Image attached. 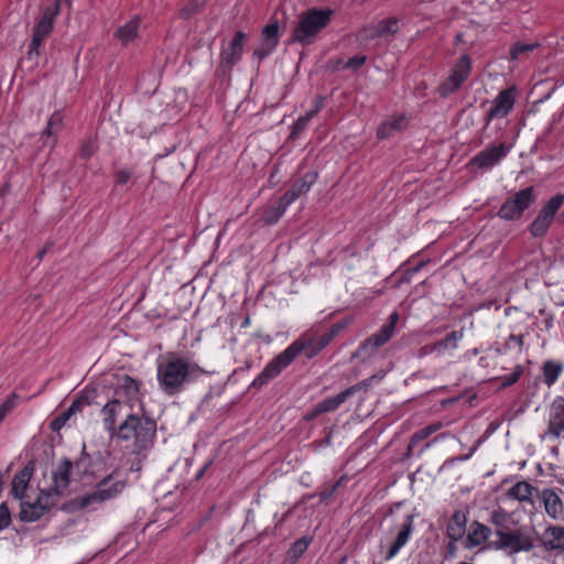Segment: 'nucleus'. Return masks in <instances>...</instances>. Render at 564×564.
Returning a JSON list of instances; mask_svg holds the SVG:
<instances>
[{
  "label": "nucleus",
  "mask_w": 564,
  "mask_h": 564,
  "mask_svg": "<svg viewBox=\"0 0 564 564\" xmlns=\"http://www.w3.org/2000/svg\"><path fill=\"white\" fill-rule=\"evenodd\" d=\"M513 341L518 347L523 345V336L522 335H510L508 338V343Z\"/></svg>",
  "instance_id": "obj_57"
},
{
  "label": "nucleus",
  "mask_w": 564,
  "mask_h": 564,
  "mask_svg": "<svg viewBox=\"0 0 564 564\" xmlns=\"http://www.w3.org/2000/svg\"><path fill=\"white\" fill-rule=\"evenodd\" d=\"M51 248V245L47 243L41 251H39L37 253V258L41 260L45 253L47 252V250Z\"/></svg>",
  "instance_id": "obj_58"
},
{
  "label": "nucleus",
  "mask_w": 564,
  "mask_h": 564,
  "mask_svg": "<svg viewBox=\"0 0 564 564\" xmlns=\"http://www.w3.org/2000/svg\"><path fill=\"white\" fill-rule=\"evenodd\" d=\"M470 68L471 62L469 57L467 55H463L453 67L448 78L440 85V94L443 97H446L458 89L468 77Z\"/></svg>",
  "instance_id": "obj_11"
},
{
  "label": "nucleus",
  "mask_w": 564,
  "mask_h": 564,
  "mask_svg": "<svg viewBox=\"0 0 564 564\" xmlns=\"http://www.w3.org/2000/svg\"><path fill=\"white\" fill-rule=\"evenodd\" d=\"M311 542V536H302L301 539L296 540L288 551V558L292 562L297 561L307 550Z\"/></svg>",
  "instance_id": "obj_38"
},
{
  "label": "nucleus",
  "mask_w": 564,
  "mask_h": 564,
  "mask_svg": "<svg viewBox=\"0 0 564 564\" xmlns=\"http://www.w3.org/2000/svg\"><path fill=\"white\" fill-rule=\"evenodd\" d=\"M516 102V88L509 87L501 90L497 97L491 101V107L486 116V124L494 119H501L507 117L513 109Z\"/></svg>",
  "instance_id": "obj_13"
},
{
  "label": "nucleus",
  "mask_w": 564,
  "mask_h": 564,
  "mask_svg": "<svg viewBox=\"0 0 564 564\" xmlns=\"http://www.w3.org/2000/svg\"><path fill=\"white\" fill-rule=\"evenodd\" d=\"M408 124V120L405 116L400 115L390 118L389 120L382 122L378 128L377 135L380 139H387L393 135L395 132L401 131Z\"/></svg>",
  "instance_id": "obj_32"
},
{
  "label": "nucleus",
  "mask_w": 564,
  "mask_h": 564,
  "mask_svg": "<svg viewBox=\"0 0 564 564\" xmlns=\"http://www.w3.org/2000/svg\"><path fill=\"white\" fill-rule=\"evenodd\" d=\"M18 399L17 394H12L1 405H0V422L7 416V414L15 406V400Z\"/></svg>",
  "instance_id": "obj_44"
},
{
  "label": "nucleus",
  "mask_w": 564,
  "mask_h": 564,
  "mask_svg": "<svg viewBox=\"0 0 564 564\" xmlns=\"http://www.w3.org/2000/svg\"><path fill=\"white\" fill-rule=\"evenodd\" d=\"M316 173L308 172L282 196L290 205L301 195L307 193L316 181Z\"/></svg>",
  "instance_id": "obj_28"
},
{
  "label": "nucleus",
  "mask_w": 564,
  "mask_h": 564,
  "mask_svg": "<svg viewBox=\"0 0 564 564\" xmlns=\"http://www.w3.org/2000/svg\"><path fill=\"white\" fill-rule=\"evenodd\" d=\"M467 517L464 511L456 510L446 527V535L452 542L459 541L466 533Z\"/></svg>",
  "instance_id": "obj_27"
},
{
  "label": "nucleus",
  "mask_w": 564,
  "mask_h": 564,
  "mask_svg": "<svg viewBox=\"0 0 564 564\" xmlns=\"http://www.w3.org/2000/svg\"><path fill=\"white\" fill-rule=\"evenodd\" d=\"M560 219L562 223H564V212L561 214Z\"/></svg>",
  "instance_id": "obj_64"
},
{
  "label": "nucleus",
  "mask_w": 564,
  "mask_h": 564,
  "mask_svg": "<svg viewBox=\"0 0 564 564\" xmlns=\"http://www.w3.org/2000/svg\"><path fill=\"white\" fill-rule=\"evenodd\" d=\"M117 394H124L129 399H134L139 394V383L131 377L124 376L117 387Z\"/></svg>",
  "instance_id": "obj_37"
},
{
  "label": "nucleus",
  "mask_w": 564,
  "mask_h": 564,
  "mask_svg": "<svg viewBox=\"0 0 564 564\" xmlns=\"http://www.w3.org/2000/svg\"><path fill=\"white\" fill-rule=\"evenodd\" d=\"M510 513L499 508L490 514V522L495 527L494 539L486 545L487 549L502 551L508 555L521 552H531L535 547V539L527 527L511 529L509 527Z\"/></svg>",
  "instance_id": "obj_1"
},
{
  "label": "nucleus",
  "mask_w": 564,
  "mask_h": 564,
  "mask_svg": "<svg viewBox=\"0 0 564 564\" xmlns=\"http://www.w3.org/2000/svg\"><path fill=\"white\" fill-rule=\"evenodd\" d=\"M72 469L73 463L70 459L64 458L52 473L53 486L45 490L53 495L57 500L64 495L70 484Z\"/></svg>",
  "instance_id": "obj_15"
},
{
  "label": "nucleus",
  "mask_w": 564,
  "mask_h": 564,
  "mask_svg": "<svg viewBox=\"0 0 564 564\" xmlns=\"http://www.w3.org/2000/svg\"><path fill=\"white\" fill-rule=\"evenodd\" d=\"M420 270V265H414L405 270V272L409 273H416Z\"/></svg>",
  "instance_id": "obj_59"
},
{
  "label": "nucleus",
  "mask_w": 564,
  "mask_h": 564,
  "mask_svg": "<svg viewBox=\"0 0 564 564\" xmlns=\"http://www.w3.org/2000/svg\"><path fill=\"white\" fill-rule=\"evenodd\" d=\"M390 340V337L384 334L382 330L372 334L370 337L365 339L358 347V349L352 354V358H358L361 360H366L373 356L376 351L387 344Z\"/></svg>",
  "instance_id": "obj_22"
},
{
  "label": "nucleus",
  "mask_w": 564,
  "mask_h": 564,
  "mask_svg": "<svg viewBox=\"0 0 564 564\" xmlns=\"http://www.w3.org/2000/svg\"><path fill=\"white\" fill-rule=\"evenodd\" d=\"M84 404L82 403V401L78 400V398L76 400L73 401V403L70 404V406L67 409V411L69 412L70 416H73L74 414H76L77 412H82V410L84 409Z\"/></svg>",
  "instance_id": "obj_54"
},
{
  "label": "nucleus",
  "mask_w": 564,
  "mask_h": 564,
  "mask_svg": "<svg viewBox=\"0 0 564 564\" xmlns=\"http://www.w3.org/2000/svg\"><path fill=\"white\" fill-rule=\"evenodd\" d=\"M156 434V423L153 419L137 413L128 414L117 427L112 437L127 443L133 454H140L149 449Z\"/></svg>",
  "instance_id": "obj_3"
},
{
  "label": "nucleus",
  "mask_w": 564,
  "mask_h": 564,
  "mask_svg": "<svg viewBox=\"0 0 564 564\" xmlns=\"http://www.w3.org/2000/svg\"><path fill=\"white\" fill-rule=\"evenodd\" d=\"M390 340V337L384 334L382 330L372 334L370 337L365 339L358 347V349L352 354V358H358L361 360H366L373 356L376 351L387 344Z\"/></svg>",
  "instance_id": "obj_23"
},
{
  "label": "nucleus",
  "mask_w": 564,
  "mask_h": 564,
  "mask_svg": "<svg viewBox=\"0 0 564 564\" xmlns=\"http://www.w3.org/2000/svg\"><path fill=\"white\" fill-rule=\"evenodd\" d=\"M302 351L305 352L308 359L322 351L315 344V336L313 334H305L301 339L295 340L274 357L252 381L251 387L260 389L265 386L270 380L279 376Z\"/></svg>",
  "instance_id": "obj_4"
},
{
  "label": "nucleus",
  "mask_w": 564,
  "mask_h": 564,
  "mask_svg": "<svg viewBox=\"0 0 564 564\" xmlns=\"http://www.w3.org/2000/svg\"><path fill=\"white\" fill-rule=\"evenodd\" d=\"M352 318L351 317H345L344 319L335 323L332 328L327 332L333 339L343 330L345 329L350 323Z\"/></svg>",
  "instance_id": "obj_46"
},
{
  "label": "nucleus",
  "mask_w": 564,
  "mask_h": 564,
  "mask_svg": "<svg viewBox=\"0 0 564 564\" xmlns=\"http://www.w3.org/2000/svg\"><path fill=\"white\" fill-rule=\"evenodd\" d=\"M399 31V20L395 18H389L381 20L376 25L366 26L358 33V40L366 42L376 37H386L393 35Z\"/></svg>",
  "instance_id": "obj_17"
},
{
  "label": "nucleus",
  "mask_w": 564,
  "mask_h": 564,
  "mask_svg": "<svg viewBox=\"0 0 564 564\" xmlns=\"http://www.w3.org/2000/svg\"><path fill=\"white\" fill-rule=\"evenodd\" d=\"M542 440L564 438V403L553 402L547 422V429Z\"/></svg>",
  "instance_id": "obj_19"
},
{
  "label": "nucleus",
  "mask_w": 564,
  "mask_h": 564,
  "mask_svg": "<svg viewBox=\"0 0 564 564\" xmlns=\"http://www.w3.org/2000/svg\"><path fill=\"white\" fill-rule=\"evenodd\" d=\"M70 414L69 412L66 410L64 411L63 413H61L59 415H57L54 420H52L51 422V429L55 432H58L65 424L66 422L70 419Z\"/></svg>",
  "instance_id": "obj_42"
},
{
  "label": "nucleus",
  "mask_w": 564,
  "mask_h": 564,
  "mask_svg": "<svg viewBox=\"0 0 564 564\" xmlns=\"http://www.w3.org/2000/svg\"><path fill=\"white\" fill-rule=\"evenodd\" d=\"M32 470L33 468L28 465L13 477L11 492L15 498L21 499L23 497L30 482Z\"/></svg>",
  "instance_id": "obj_34"
},
{
  "label": "nucleus",
  "mask_w": 564,
  "mask_h": 564,
  "mask_svg": "<svg viewBox=\"0 0 564 564\" xmlns=\"http://www.w3.org/2000/svg\"><path fill=\"white\" fill-rule=\"evenodd\" d=\"M322 105H323V99L318 98L315 101L314 109H312L305 116H302L296 120V122L294 124V129L291 134L292 137H295L297 133H300L302 130L305 129L308 121L319 111V109L322 108Z\"/></svg>",
  "instance_id": "obj_39"
},
{
  "label": "nucleus",
  "mask_w": 564,
  "mask_h": 564,
  "mask_svg": "<svg viewBox=\"0 0 564 564\" xmlns=\"http://www.w3.org/2000/svg\"><path fill=\"white\" fill-rule=\"evenodd\" d=\"M443 426L442 422H435L431 425H427L423 429H420L412 435V445H416L421 441L427 438L431 434L437 432Z\"/></svg>",
  "instance_id": "obj_40"
},
{
  "label": "nucleus",
  "mask_w": 564,
  "mask_h": 564,
  "mask_svg": "<svg viewBox=\"0 0 564 564\" xmlns=\"http://www.w3.org/2000/svg\"><path fill=\"white\" fill-rule=\"evenodd\" d=\"M333 11L311 9L299 17V22L293 30L292 40L303 45L315 41L317 34L328 25Z\"/></svg>",
  "instance_id": "obj_6"
},
{
  "label": "nucleus",
  "mask_w": 564,
  "mask_h": 564,
  "mask_svg": "<svg viewBox=\"0 0 564 564\" xmlns=\"http://www.w3.org/2000/svg\"><path fill=\"white\" fill-rule=\"evenodd\" d=\"M59 13V1H56L52 7H47L40 21L34 28L32 41L29 46V58L36 59L40 56V46L42 42L52 32L56 17Z\"/></svg>",
  "instance_id": "obj_7"
},
{
  "label": "nucleus",
  "mask_w": 564,
  "mask_h": 564,
  "mask_svg": "<svg viewBox=\"0 0 564 564\" xmlns=\"http://www.w3.org/2000/svg\"><path fill=\"white\" fill-rule=\"evenodd\" d=\"M464 337V328L459 330H453L447 334L443 339L429 345L425 349L430 351H435L437 354H445L448 350H454L458 347L459 340Z\"/></svg>",
  "instance_id": "obj_30"
},
{
  "label": "nucleus",
  "mask_w": 564,
  "mask_h": 564,
  "mask_svg": "<svg viewBox=\"0 0 564 564\" xmlns=\"http://www.w3.org/2000/svg\"><path fill=\"white\" fill-rule=\"evenodd\" d=\"M97 397V391L95 389H85L78 397V400L86 406L94 402Z\"/></svg>",
  "instance_id": "obj_48"
},
{
  "label": "nucleus",
  "mask_w": 564,
  "mask_h": 564,
  "mask_svg": "<svg viewBox=\"0 0 564 564\" xmlns=\"http://www.w3.org/2000/svg\"><path fill=\"white\" fill-rule=\"evenodd\" d=\"M534 200L535 194L533 187H525L502 204L498 212V216L506 220L519 219L523 212L529 208Z\"/></svg>",
  "instance_id": "obj_8"
},
{
  "label": "nucleus",
  "mask_w": 564,
  "mask_h": 564,
  "mask_svg": "<svg viewBox=\"0 0 564 564\" xmlns=\"http://www.w3.org/2000/svg\"><path fill=\"white\" fill-rule=\"evenodd\" d=\"M208 467V464H206L197 474L196 478H200L203 476V474L205 473V470L207 469Z\"/></svg>",
  "instance_id": "obj_62"
},
{
  "label": "nucleus",
  "mask_w": 564,
  "mask_h": 564,
  "mask_svg": "<svg viewBox=\"0 0 564 564\" xmlns=\"http://www.w3.org/2000/svg\"><path fill=\"white\" fill-rule=\"evenodd\" d=\"M427 346H424L420 349V354L419 356L422 357V356H425L427 354H430L431 351L429 349H425Z\"/></svg>",
  "instance_id": "obj_60"
},
{
  "label": "nucleus",
  "mask_w": 564,
  "mask_h": 564,
  "mask_svg": "<svg viewBox=\"0 0 564 564\" xmlns=\"http://www.w3.org/2000/svg\"><path fill=\"white\" fill-rule=\"evenodd\" d=\"M47 124L51 126V128H54V130L58 131L63 124V118L59 113L55 112L53 113L48 121H47Z\"/></svg>",
  "instance_id": "obj_50"
},
{
  "label": "nucleus",
  "mask_w": 564,
  "mask_h": 564,
  "mask_svg": "<svg viewBox=\"0 0 564 564\" xmlns=\"http://www.w3.org/2000/svg\"><path fill=\"white\" fill-rule=\"evenodd\" d=\"M399 321V314L397 312H393L390 316H389V321L387 324H384L380 330H382L384 334H387L390 338L392 337L393 333H394V329H395V325Z\"/></svg>",
  "instance_id": "obj_43"
},
{
  "label": "nucleus",
  "mask_w": 564,
  "mask_h": 564,
  "mask_svg": "<svg viewBox=\"0 0 564 564\" xmlns=\"http://www.w3.org/2000/svg\"><path fill=\"white\" fill-rule=\"evenodd\" d=\"M117 475L118 469H115L99 480L93 491L78 496L74 500V503L79 509H96L97 506L117 498L127 486V481L124 479H118Z\"/></svg>",
  "instance_id": "obj_5"
},
{
  "label": "nucleus",
  "mask_w": 564,
  "mask_h": 564,
  "mask_svg": "<svg viewBox=\"0 0 564 564\" xmlns=\"http://www.w3.org/2000/svg\"><path fill=\"white\" fill-rule=\"evenodd\" d=\"M83 155L84 156H89L90 155V152L86 149H83Z\"/></svg>",
  "instance_id": "obj_63"
},
{
  "label": "nucleus",
  "mask_w": 564,
  "mask_h": 564,
  "mask_svg": "<svg viewBox=\"0 0 564 564\" xmlns=\"http://www.w3.org/2000/svg\"><path fill=\"white\" fill-rule=\"evenodd\" d=\"M510 151L505 143L487 147L470 160V164L479 169H491L497 165Z\"/></svg>",
  "instance_id": "obj_14"
},
{
  "label": "nucleus",
  "mask_w": 564,
  "mask_h": 564,
  "mask_svg": "<svg viewBox=\"0 0 564 564\" xmlns=\"http://www.w3.org/2000/svg\"><path fill=\"white\" fill-rule=\"evenodd\" d=\"M139 26L140 19L138 17H134L116 31V37L123 45H128L138 37Z\"/></svg>",
  "instance_id": "obj_33"
},
{
  "label": "nucleus",
  "mask_w": 564,
  "mask_h": 564,
  "mask_svg": "<svg viewBox=\"0 0 564 564\" xmlns=\"http://www.w3.org/2000/svg\"><path fill=\"white\" fill-rule=\"evenodd\" d=\"M122 409L123 404L119 400L115 399L107 402L101 410V413L104 414L105 429L111 436H113L117 431L116 421L117 416L122 412Z\"/></svg>",
  "instance_id": "obj_29"
},
{
  "label": "nucleus",
  "mask_w": 564,
  "mask_h": 564,
  "mask_svg": "<svg viewBox=\"0 0 564 564\" xmlns=\"http://www.w3.org/2000/svg\"><path fill=\"white\" fill-rule=\"evenodd\" d=\"M521 372H522V367L517 366L516 369L511 373H509L508 376H506L502 379L501 387L506 388V387H509V386H512L513 383H516L519 380Z\"/></svg>",
  "instance_id": "obj_47"
},
{
  "label": "nucleus",
  "mask_w": 564,
  "mask_h": 564,
  "mask_svg": "<svg viewBox=\"0 0 564 564\" xmlns=\"http://www.w3.org/2000/svg\"><path fill=\"white\" fill-rule=\"evenodd\" d=\"M534 491H538L534 486L525 480H520L507 490L506 496L519 502H529L532 505V496Z\"/></svg>",
  "instance_id": "obj_31"
},
{
  "label": "nucleus",
  "mask_w": 564,
  "mask_h": 564,
  "mask_svg": "<svg viewBox=\"0 0 564 564\" xmlns=\"http://www.w3.org/2000/svg\"><path fill=\"white\" fill-rule=\"evenodd\" d=\"M130 172L128 171H119L117 172L116 174V181H117V184L119 185H124L129 180H130Z\"/></svg>",
  "instance_id": "obj_53"
},
{
  "label": "nucleus",
  "mask_w": 564,
  "mask_h": 564,
  "mask_svg": "<svg viewBox=\"0 0 564 564\" xmlns=\"http://www.w3.org/2000/svg\"><path fill=\"white\" fill-rule=\"evenodd\" d=\"M541 499L550 518L553 520L562 518L564 511L563 501L553 489H543L541 491Z\"/></svg>",
  "instance_id": "obj_26"
},
{
  "label": "nucleus",
  "mask_w": 564,
  "mask_h": 564,
  "mask_svg": "<svg viewBox=\"0 0 564 564\" xmlns=\"http://www.w3.org/2000/svg\"><path fill=\"white\" fill-rule=\"evenodd\" d=\"M279 42V24L278 22L268 24L262 32V44L259 50L254 52V55L260 59L268 56L276 46Z\"/></svg>",
  "instance_id": "obj_25"
},
{
  "label": "nucleus",
  "mask_w": 564,
  "mask_h": 564,
  "mask_svg": "<svg viewBox=\"0 0 564 564\" xmlns=\"http://www.w3.org/2000/svg\"><path fill=\"white\" fill-rule=\"evenodd\" d=\"M245 39L246 34L242 31H238L235 34V37L231 40L229 45L221 52L223 64L232 66L240 61Z\"/></svg>",
  "instance_id": "obj_24"
},
{
  "label": "nucleus",
  "mask_w": 564,
  "mask_h": 564,
  "mask_svg": "<svg viewBox=\"0 0 564 564\" xmlns=\"http://www.w3.org/2000/svg\"><path fill=\"white\" fill-rule=\"evenodd\" d=\"M289 206L290 204L281 197L278 202H275L263 212L261 216L262 221L265 225L275 224L282 217Z\"/></svg>",
  "instance_id": "obj_35"
},
{
  "label": "nucleus",
  "mask_w": 564,
  "mask_h": 564,
  "mask_svg": "<svg viewBox=\"0 0 564 564\" xmlns=\"http://www.w3.org/2000/svg\"><path fill=\"white\" fill-rule=\"evenodd\" d=\"M332 340L333 337H330L328 333H325L324 335L315 338V344L323 350Z\"/></svg>",
  "instance_id": "obj_52"
},
{
  "label": "nucleus",
  "mask_w": 564,
  "mask_h": 564,
  "mask_svg": "<svg viewBox=\"0 0 564 564\" xmlns=\"http://www.w3.org/2000/svg\"><path fill=\"white\" fill-rule=\"evenodd\" d=\"M58 500L46 490H41L34 502L22 501L20 506V520L23 522H35L47 511L56 506Z\"/></svg>",
  "instance_id": "obj_9"
},
{
  "label": "nucleus",
  "mask_w": 564,
  "mask_h": 564,
  "mask_svg": "<svg viewBox=\"0 0 564 564\" xmlns=\"http://www.w3.org/2000/svg\"><path fill=\"white\" fill-rule=\"evenodd\" d=\"M205 371L195 364L183 359L176 352H169L159 362L158 380L162 390L174 395L181 392L184 386L198 379Z\"/></svg>",
  "instance_id": "obj_2"
},
{
  "label": "nucleus",
  "mask_w": 564,
  "mask_h": 564,
  "mask_svg": "<svg viewBox=\"0 0 564 564\" xmlns=\"http://www.w3.org/2000/svg\"><path fill=\"white\" fill-rule=\"evenodd\" d=\"M564 203V195L557 194L550 198L540 209L538 216L530 226L533 237H542L551 226L553 218Z\"/></svg>",
  "instance_id": "obj_10"
},
{
  "label": "nucleus",
  "mask_w": 564,
  "mask_h": 564,
  "mask_svg": "<svg viewBox=\"0 0 564 564\" xmlns=\"http://www.w3.org/2000/svg\"><path fill=\"white\" fill-rule=\"evenodd\" d=\"M414 531V514H408L404 521L400 524L397 535L392 543L384 551L383 544H380V551L383 553V560L386 562L391 561L398 555L400 550L409 542Z\"/></svg>",
  "instance_id": "obj_12"
},
{
  "label": "nucleus",
  "mask_w": 564,
  "mask_h": 564,
  "mask_svg": "<svg viewBox=\"0 0 564 564\" xmlns=\"http://www.w3.org/2000/svg\"><path fill=\"white\" fill-rule=\"evenodd\" d=\"M370 386V379L362 380L361 382H358L346 390L341 391L340 393L327 398L321 402H318L316 405L317 411H319L321 414L333 412L336 409H338L347 399L359 392L360 390H366Z\"/></svg>",
  "instance_id": "obj_16"
},
{
  "label": "nucleus",
  "mask_w": 564,
  "mask_h": 564,
  "mask_svg": "<svg viewBox=\"0 0 564 564\" xmlns=\"http://www.w3.org/2000/svg\"><path fill=\"white\" fill-rule=\"evenodd\" d=\"M490 536H494V531L489 527L478 521H473L464 540V546L466 549H474L485 543L488 545L492 540Z\"/></svg>",
  "instance_id": "obj_20"
},
{
  "label": "nucleus",
  "mask_w": 564,
  "mask_h": 564,
  "mask_svg": "<svg viewBox=\"0 0 564 564\" xmlns=\"http://www.w3.org/2000/svg\"><path fill=\"white\" fill-rule=\"evenodd\" d=\"M88 456H83L76 462V468L83 470V474H88Z\"/></svg>",
  "instance_id": "obj_55"
},
{
  "label": "nucleus",
  "mask_w": 564,
  "mask_h": 564,
  "mask_svg": "<svg viewBox=\"0 0 564 564\" xmlns=\"http://www.w3.org/2000/svg\"><path fill=\"white\" fill-rule=\"evenodd\" d=\"M390 340V337L384 334L382 330L372 334L370 337L365 339L358 347V349L352 354V358H358L361 360H366L373 356L376 351L387 344Z\"/></svg>",
  "instance_id": "obj_21"
},
{
  "label": "nucleus",
  "mask_w": 564,
  "mask_h": 564,
  "mask_svg": "<svg viewBox=\"0 0 564 564\" xmlns=\"http://www.w3.org/2000/svg\"><path fill=\"white\" fill-rule=\"evenodd\" d=\"M414 446L415 445H412V438H411L410 443L408 445V453H406L408 456H410L412 454Z\"/></svg>",
  "instance_id": "obj_61"
},
{
  "label": "nucleus",
  "mask_w": 564,
  "mask_h": 564,
  "mask_svg": "<svg viewBox=\"0 0 564 564\" xmlns=\"http://www.w3.org/2000/svg\"><path fill=\"white\" fill-rule=\"evenodd\" d=\"M319 415H321L319 411H317L316 405H314L313 409H311L310 411H307L304 414V420L305 421H312V420L316 419Z\"/></svg>",
  "instance_id": "obj_56"
},
{
  "label": "nucleus",
  "mask_w": 564,
  "mask_h": 564,
  "mask_svg": "<svg viewBox=\"0 0 564 564\" xmlns=\"http://www.w3.org/2000/svg\"><path fill=\"white\" fill-rule=\"evenodd\" d=\"M11 523L10 510L6 502L0 505V530L7 529Z\"/></svg>",
  "instance_id": "obj_45"
},
{
  "label": "nucleus",
  "mask_w": 564,
  "mask_h": 564,
  "mask_svg": "<svg viewBox=\"0 0 564 564\" xmlns=\"http://www.w3.org/2000/svg\"><path fill=\"white\" fill-rule=\"evenodd\" d=\"M56 133H57V131L54 130V128H51L50 124H46V128L43 133V138L46 139L44 142L45 143L47 142L51 148H53L56 144V138H55Z\"/></svg>",
  "instance_id": "obj_49"
},
{
  "label": "nucleus",
  "mask_w": 564,
  "mask_h": 564,
  "mask_svg": "<svg viewBox=\"0 0 564 564\" xmlns=\"http://www.w3.org/2000/svg\"><path fill=\"white\" fill-rule=\"evenodd\" d=\"M365 62H366V57L365 56H362V55L355 56V57H351V58L348 59V62L346 64V67L352 68V69H357L361 65H364Z\"/></svg>",
  "instance_id": "obj_51"
},
{
  "label": "nucleus",
  "mask_w": 564,
  "mask_h": 564,
  "mask_svg": "<svg viewBox=\"0 0 564 564\" xmlns=\"http://www.w3.org/2000/svg\"><path fill=\"white\" fill-rule=\"evenodd\" d=\"M563 364L554 360H547L543 364L542 371H543V381L545 384L551 387L556 382L560 375L563 371Z\"/></svg>",
  "instance_id": "obj_36"
},
{
  "label": "nucleus",
  "mask_w": 564,
  "mask_h": 564,
  "mask_svg": "<svg viewBox=\"0 0 564 564\" xmlns=\"http://www.w3.org/2000/svg\"><path fill=\"white\" fill-rule=\"evenodd\" d=\"M540 545L546 552H564V527L547 525L543 533L538 536Z\"/></svg>",
  "instance_id": "obj_18"
},
{
  "label": "nucleus",
  "mask_w": 564,
  "mask_h": 564,
  "mask_svg": "<svg viewBox=\"0 0 564 564\" xmlns=\"http://www.w3.org/2000/svg\"><path fill=\"white\" fill-rule=\"evenodd\" d=\"M536 47V44L517 43L510 51L512 59H519L522 55H525L530 51Z\"/></svg>",
  "instance_id": "obj_41"
}]
</instances>
